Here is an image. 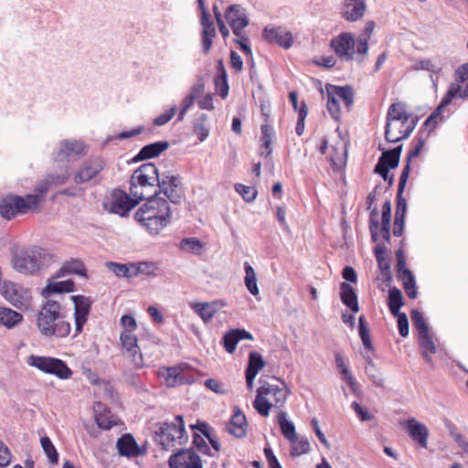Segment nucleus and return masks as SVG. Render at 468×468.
<instances>
[{
	"label": "nucleus",
	"instance_id": "nucleus-1",
	"mask_svg": "<svg viewBox=\"0 0 468 468\" xmlns=\"http://www.w3.org/2000/svg\"><path fill=\"white\" fill-rule=\"evenodd\" d=\"M137 209L134 219L151 235H157L170 222L171 208L167 199L153 196Z\"/></svg>",
	"mask_w": 468,
	"mask_h": 468
},
{
	"label": "nucleus",
	"instance_id": "nucleus-2",
	"mask_svg": "<svg viewBox=\"0 0 468 468\" xmlns=\"http://www.w3.org/2000/svg\"><path fill=\"white\" fill-rule=\"evenodd\" d=\"M61 305L54 300H48L38 313L37 325L40 334L49 339L67 337L71 330L69 322L61 314Z\"/></svg>",
	"mask_w": 468,
	"mask_h": 468
},
{
	"label": "nucleus",
	"instance_id": "nucleus-3",
	"mask_svg": "<svg viewBox=\"0 0 468 468\" xmlns=\"http://www.w3.org/2000/svg\"><path fill=\"white\" fill-rule=\"evenodd\" d=\"M417 116L407 113L402 103H393L387 113L385 139L388 143H398L407 139L418 123Z\"/></svg>",
	"mask_w": 468,
	"mask_h": 468
},
{
	"label": "nucleus",
	"instance_id": "nucleus-4",
	"mask_svg": "<svg viewBox=\"0 0 468 468\" xmlns=\"http://www.w3.org/2000/svg\"><path fill=\"white\" fill-rule=\"evenodd\" d=\"M158 169L154 163L140 165L130 179V195L137 199L157 196L156 182H159Z\"/></svg>",
	"mask_w": 468,
	"mask_h": 468
},
{
	"label": "nucleus",
	"instance_id": "nucleus-5",
	"mask_svg": "<svg viewBox=\"0 0 468 468\" xmlns=\"http://www.w3.org/2000/svg\"><path fill=\"white\" fill-rule=\"evenodd\" d=\"M49 254L37 246L17 248L12 254L13 268L22 274H36L48 261Z\"/></svg>",
	"mask_w": 468,
	"mask_h": 468
},
{
	"label": "nucleus",
	"instance_id": "nucleus-6",
	"mask_svg": "<svg viewBox=\"0 0 468 468\" xmlns=\"http://www.w3.org/2000/svg\"><path fill=\"white\" fill-rule=\"evenodd\" d=\"M39 209V198L37 196H18L9 194L0 200V216L11 220L17 216L36 212Z\"/></svg>",
	"mask_w": 468,
	"mask_h": 468
},
{
	"label": "nucleus",
	"instance_id": "nucleus-7",
	"mask_svg": "<svg viewBox=\"0 0 468 468\" xmlns=\"http://www.w3.org/2000/svg\"><path fill=\"white\" fill-rule=\"evenodd\" d=\"M107 167L106 159L100 154H92L84 159L73 175L76 185L100 184L103 180L102 172Z\"/></svg>",
	"mask_w": 468,
	"mask_h": 468
},
{
	"label": "nucleus",
	"instance_id": "nucleus-8",
	"mask_svg": "<svg viewBox=\"0 0 468 468\" xmlns=\"http://www.w3.org/2000/svg\"><path fill=\"white\" fill-rule=\"evenodd\" d=\"M175 420L176 422L160 423L158 430L155 431V441L165 450L173 447L176 441L184 444L187 441L183 416L176 415Z\"/></svg>",
	"mask_w": 468,
	"mask_h": 468
},
{
	"label": "nucleus",
	"instance_id": "nucleus-9",
	"mask_svg": "<svg viewBox=\"0 0 468 468\" xmlns=\"http://www.w3.org/2000/svg\"><path fill=\"white\" fill-rule=\"evenodd\" d=\"M27 362L29 366L44 373L55 375L60 379H69L72 376L71 369L59 358L31 355L27 356Z\"/></svg>",
	"mask_w": 468,
	"mask_h": 468
},
{
	"label": "nucleus",
	"instance_id": "nucleus-10",
	"mask_svg": "<svg viewBox=\"0 0 468 468\" xmlns=\"http://www.w3.org/2000/svg\"><path fill=\"white\" fill-rule=\"evenodd\" d=\"M159 182H156L157 195L163 193L173 204H180L184 199V190L181 177L169 171L159 174Z\"/></svg>",
	"mask_w": 468,
	"mask_h": 468
},
{
	"label": "nucleus",
	"instance_id": "nucleus-11",
	"mask_svg": "<svg viewBox=\"0 0 468 468\" xmlns=\"http://www.w3.org/2000/svg\"><path fill=\"white\" fill-rule=\"evenodd\" d=\"M89 151L88 145L80 140H63L52 153L55 162H70L85 156Z\"/></svg>",
	"mask_w": 468,
	"mask_h": 468
},
{
	"label": "nucleus",
	"instance_id": "nucleus-12",
	"mask_svg": "<svg viewBox=\"0 0 468 468\" xmlns=\"http://www.w3.org/2000/svg\"><path fill=\"white\" fill-rule=\"evenodd\" d=\"M0 292L4 298L17 309L24 310L30 305L31 292L19 283L5 281Z\"/></svg>",
	"mask_w": 468,
	"mask_h": 468
},
{
	"label": "nucleus",
	"instance_id": "nucleus-13",
	"mask_svg": "<svg viewBox=\"0 0 468 468\" xmlns=\"http://www.w3.org/2000/svg\"><path fill=\"white\" fill-rule=\"evenodd\" d=\"M120 340L124 353L133 367L137 369L144 367V356L137 345V337L129 330H123L121 333Z\"/></svg>",
	"mask_w": 468,
	"mask_h": 468
},
{
	"label": "nucleus",
	"instance_id": "nucleus-14",
	"mask_svg": "<svg viewBox=\"0 0 468 468\" xmlns=\"http://www.w3.org/2000/svg\"><path fill=\"white\" fill-rule=\"evenodd\" d=\"M225 18L235 36H239V32L250 23L246 9L238 4L230 5L227 7Z\"/></svg>",
	"mask_w": 468,
	"mask_h": 468
},
{
	"label": "nucleus",
	"instance_id": "nucleus-15",
	"mask_svg": "<svg viewBox=\"0 0 468 468\" xmlns=\"http://www.w3.org/2000/svg\"><path fill=\"white\" fill-rule=\"evenodd\" d=\"M71 300L74 303V318H75V334L74 336L80 335L83 326L88 320L90 312L92 301L90 297L84 295H73Z\"/></svg>",
	"mask_w": 468,
	"mask_h": 468
},
{
	"label": "nucleus",
	"instance_id": "nucleus-16",
	"mask_svg": "<svg viewBox=\"0 0 468 468\" xmlns=\"http://www.w3.org/2000/svg\"><path fill=\"white\" fill-rule=\"evenodd\" d=\"M330 46L341 60L350 61L354 58L355 39L350 33H342L334 37Z\"/></svg>",
	"mask_w": 468,
	"mask_h": 468
},
{
	"label": "nucleus",
	"instance_id": "nucleus-17",
	"mask_svg": "<svg viewBox=\"0 0 468 468\" xmlns=\"http://www.w3.org/2000/svg\"><path fill=\"white\" fill-rule=\"evenodd\" d=\"M170 468H202L201 459L193 450H181L169 457Z\"/></svg>",
	"mask_w": 468,
	"mask_h": 468
},
{
	"label": "nucleus",
	"instance_id": "nucleus-18",
	"mask_svg": "<svg viewBox=\"0 0 468 468\" xmlns=\"http://www.w3.org/2000/svg\"><path fill=\"white\" fill-rule=\"evenodd\" d=\"M158 376L165 384L169 387H176L189 382V377L186 375L185 368L181 366L162 367L158 370Z\"/></svg>",
	"mask_w": 468,
	"mask_h": 468
},
{
	"label": "nucleus",
	"instance_id": "nucleus-19",
	"mask_svg": "<svg viewBox=\"0 0 468 468\" xmlns=\"http://www.w3.org/2000/svg\"><path fill=\"white\" fill-rule=\"evenodd\" d=\"M118 452L128 459L136 458L146 453L144 447H140L131 433L122 435L116 442Z\"/></svg>",
	"mask_w": 468,
	"mask_h": 468
},
{
	"label": "nucleus",
	"instance_id": "nucleus-20",
	"mask_svg": "<svg viewBox=\"0 0 468 468\" xmlns=\"http://www.w3.org/2000/svg\"><path fill=\"white\" fill-rule=\"evenodd\" d=\"M133 196H128L122 190H115L112 194L111 211L124 217L130 210H132L140 201Z\"/></svg>",
	"mask_w": 468,
	"mask_h": 468
},
{
	"label": "nucleus",
	"instance_id": "nucleus-21",
	"mask_svg": "<svg viewBox=\"0 0 468 468\" xmlns=\"http://www.w3.org/2000/svg\"><path fill=\"white\" fill-rule=\"evenodd\" d=\"M262 37L269 43L276 44L283 48H289L292 44V36L282 27H266Z\"/></svg>",
	"mask_w": 468,
	"mask_h": 468
},
{
	"label": "nucleus",
	"instance_id": "nucleus-22",
	"mask_svg": "<svg viewBox=\"0 0 468 468\" xmlns=\"http://www.w3.org/2000/svg\"><path fill=\"white\" fill-rule=\"evenodd\" d=\"M404 427L413 441L420 447L427 448L429 431L423 423L411 418L404 422Z\"/></svg>",
	"mask_w": 468,
	"mask_h": 468
},
{
	"label": "nucleus",
	"instance_id": "nucleus-23",
	"mask_svg": "<svg viewBox=\"0 0 468 468\" xmlns=\"http://www.w3.org/2000/svg\"><path fill=\"white\" fill-rule=\"evenodd\" d=\"M253 340V335L245 329L236 328L227 331L221 340L226 352L234 353L240 340Z\"/></svg>",
	"mask_w": 468,
	"mask_h": 468
},
{
	"label": "nucleus",
	"instance_id": "nucleus-24",
	"mask_svg": "<svg viewBox=\"0 0 468 468\" xmlns=\"http://www.w3.org/2000/svg\"><path fill=\"white\" fill-rule=\"evenodd\" d=\"M409 178V165L407 167H404L400 177L399 182L398 186V193H397V207H396V212H395V218L399 219H405V215L407 212V202L406 199L403 197L402 194L405 189V186L407 183V180Z\"/></svg>",
	"mask_w": 468,
	"mask_h": 468
},
{
	"label": "nucleus",
	"instance_id": "nucleus-25",
	"mask_svg": "<svg viewBox=\"0 0 468 468\" xmlns=\"http://www.w3.org/2000/svg\"><path fill=\"white\" fill-rule=\"evenodd\" d=\"M366 8L365 0H345L343 17L347 21H356L364 16Z\"/></svg>",
	"mask_w": 468,
	"mask_h": 468
},
{
	"label": "nucleus",
	"instance_id": "nucleus-26",
	"mask_svg": "<svg viewBox=\"0 0 468 468\" xmlns=\"http://www.w3.org/2000/svg\"><path fill=\"white\" fill-rule=\"evenodd\" d=\"M260 388L263 390L266 396H271L274 399V407L282 408L285 403L288 396V390L282 382V387L271 383H263Z\"/></svg>",
	"mask_w": 468,
	"mask_h": 468
},
{
	"label": "nucleus",
	"instance_id": "nucleus-27",
	"mask_svg": "<svg viewBox=\"0 0 468 468\" xmlns=\"http://www.w3.org/2000/svg\"><path fill=\"white\" fill-rule=\"evenodd\" d=\"M453 99V91L446 92L436 109L426 119L423 125L430 128L431 130L434 129L438 123V121L443 120L442 111L452 102Z\"/></svg>",
	"mask_w": 468,
	"mask_h": 468
},
{
	"label": "nucleus",
	"instance_id": "nucleus-28",
	"mask_svg": "<svg viewBox=\"0 0 468 468\" xmlns=\"http://www.w3.org/2000/svg\"><path fill=\"white\" fill-rule=\"evenodd\" d=\"M326 93L335 95L338 100L341 99L345 102L347 110H350L354 103L355 92L351 86H337L334 84L325 85Z\"/></svg>",
	"mask_w": 468,
	"mask_h": 468
},
{
	"label": "nucleus",
	"instance_id": "nucleus-29",
	"mask_svg": "<svg viewBox=\"0 0 468 468\" xmlns=\"http://www.w3.org/2000/svg\"><path fill=\"white\" fill-rule=\"evenodd\" d=\"M340 299L352 313L356 314L359 311V303L355 289L348 283L343 282L340 283Z\"/></svg>",
	"mask_w": 468,
	"mask_h": 468
},
{
	"label": "nucleus",
	"instance_id": "nucleus-30",
	"mask_svg": "<svg viewBox=\"0 0 468 468\" xmlns=\"http://www.w3.org/2000/svg\"><path fill=\"white\" fill-rule=\"evenodd\" d=\"M247 425L244 413L239 408H235L234 413L228 426L229 432L235 437L242 438L246 435Z\"/></svg>",
	"mask_w": 468,
	"mask_h": 468
},
{
	"label": "nucleus",
	"instance_id": "nucleus-31",
	"mask_svg": "<svg viewBox=\"0 0 468 468\" xmlns=\"http://www.w3.org/2000/svg\"><path fill=\"white\" fill-rule=\"evenodd\" d=\"M169 147L166 141H158L144 145L134 157L135 161H143L158 156L161 153Z\"/></svg>",
	"mask_w": 468,
	"mask_h": 468
},
{
	"label": "nucleus",
	"instance_id": "nucleus-32",
	"mask_svg": "<svg viewBox=\"0 0 468 468\" xmlns=\"http://www.w3.org/2000/svg\"><path fill=\"white\" fill-rule=\"evenodd\" d=\"M402 152V145H399L393 149L383 150L381 156L376 165L387 166L388 169H395L399 164Z\"/></svg>",
	"mask_w": 468,
	"mask_h": 468
},
{
	"label": "nucleus",
	"instance_id": "nucleus-33",
	"mask_svg": "<svg viewBox=\"0 0 468 468\" xmlns=\"http://www.w3.org/2000/svg\"><path fill=\"white\" fill-rule=\"evenodd\" d=\"M69 274H78L80 276H86V268L83 262L78 259H72L66 261L61 268L57 271L54 279H58Z\"/></svg>",
	"mask_w": 468,
	"mask_h": 468
},
{
	"label": "nucleus",
	"instance_id": "nucleus-34",
	"mask_svg": "<svg viewBox=\"0 0 468 468\" xmlns=\"http://www.w3.org/2000/svg\"><path fill=\"white\" fill-rule=\"evenodd\" d=\"M191 307L195 313L200 316L205 324L209 323L219 309L217 302L196 303H193Z\"/></svg>",
	"mask_w": 468,
	"mask_h": 468
},
{
	"label": "nucleus",
	"instance_id": "nucleus-35",
	"mask_svg": "<svg viewBox=\"0 0 468 468\" xmlns=\"http://www.w3.org/2000/svg\"><path fill=\"white\" fill-rule=\"evenodd\" d=\"M75 290V283L72 280L50 281L43 290V295L48 296L51 293L71 292Z\"/></svg>",
	"mask_w": 468,
	"mask_h": 468
},
{
	"label": "nucleus",
	"instance_id": "nucleus-36",
	"mask_svg": "<svg viewBox=\"0 0 468 468\" xmlns=\"http://www.w3.org/2000/svg\"><path fill=\"white\" fill-rule=\"evenodd\" d=\"M23 320V315L8 307H0V324L11 329Z\"/></svg>",
	"mask_w": 468,
	"mask_h": 468
},
{
	"label": "nucleus",
	"instance_id": "nucleus-37",
	"mask_svg": "<svg viewBox=\"0 0 468 468\" xmlns=\"http://www.w3.org/2000/svg\"><path fill=\"white\" fill-rule=\"evenodd\" d=\"M419 345L422 349V356L424 360L432 365V359L431 355L435 354L437 351L436 346L432 340L430 332L423 333L418 335Z\"/></svg>",
	"mask_w": 468,
	"mask_h": 468
},
{
	"label": "nucleus",
	"instance_id": "nucleus-38",
	"mask_svg": "<svg viewBox=\"0 0 468 468\" xmlns=\"http://www.w3.org/2000/svg\"><path fill=\"white\" fill-rule=\"evenodd\" d=\"M277 420L283 437L288 441H292L296 436V431L293 422L288 420L287 412L281 410L278 413Z\"/></svg>",
	"mask_w": 468,
	"mask_h": 468
},
{
	"label": "nucleus",
	"instance_id": "nucleus-39",
	"mask_svg": "<svg viewBox=\"0 0 468 468\" xmlns=\"http://www.w3.org/2000/svg\"><path fill=\"white\" fill-rule=\"evenodd\" d=\"M399 279L403 282V287L408 297L410 299H415L418 295V291L413 273L410 270H404L399 274Z\"/></svg>",
	"mask_w": 468,
	"mask_h": 468
},
{
	"label": "nucleus",
	"instance_id": "nucleus-40",
	"mask_svg": "<svg viewBox=\"0 0 468 468\" xmlns=\"http://www.w3.org/2000/svg\"><path fill=\"white\" fill-rule=\"evenodd\" d=\"M388 305L390 313L393 315H398L400 314L399 310L403 305V296L401 291L397 287H392L389 289Z\"/></svg>",
	"mask_w": 468,
	"mask_h": 468
},
{
	"label": "nucleus",
	"instance_id": "nucleus-41",
	"mask_svg": "<svg viewBox=\"0 0 468 468\" xmlns=\"http://www.w3.org/2000/svg\"><path fill=\"white\" fill-rule=\"evenodd\" d=\"M335 366L339 369V372L343 379L352 389H354L356 385V379L353 377L351 371L349 370L348 366L345 363L344 357L341 355V353L335 354Z\"/></svg>",
	"mask_w": 468,
	"mask_h": 468
},
{
	"label": "nucleus",
	"instance_id": "nucleus-42",
	"mask_svg": "<svg viewBox=\"0 0 468 468\" xmlns=\"http://www.w3.org/2000/svg\"><path fill=\"white\" fill-rule=\"evenodd\" d=\"M265 392L260 388L257 389V395L253 402L254 409L263 417H267L270 414V410L273 406L266 398Z\"/></svg>",
	"mask_w": 468,
	"mask_h": 468
},
{
	"label": "nucleus",
	"instance_id": "nucleus-43",
	"mask_svg": "<svg viewBox=\"0 0 468 468\" xmlns=\"http://www.w3.org/2000/svg\"><path fill=\"white\" fill-rule=\"evenodd\" d=\"M245 279L244 283L248 291L254 296L259 294V288L257 285V278L254 269L249 262L244 263Z\"/></svg>",
	"mask_w": 468,
	"mask_h": 468
},
{
	"label": "nucleus",
	"instance_id": "nucleus-44",
	"mask_svg": "<svg viewBox=\"0 0 468 468\" xmlns=\"http://www.w3.org/2000/svg\"><path fill=\"white\" fill-rule=\"evenodd\" d=\"M207 115L200 114L194 122L193 131L197 134L199 142H204L209 134V128L207 125Z\"/></svg>",
	"mask_w": 468,
	"mask_h": 468
},
{
	"label": "nucleus",
	"instance_id": "nucleus-45",
	"mask_svg": "<svg viewBox=\"0 0 468 468\" xmlns=\"http://www.w3.org/2000/svg\"><path fill=\"white\" fill-rule=\"evenodd\" d=\"M265 362L261 354L252 351L249 354V362L245 370V373L258 375L259 371L263 368Z\"/></svg>",
	"mask_w": 468,
	"mask_h": 468
},
{
	"label": "nucleus",
	"instance_id": "nucleus-46",
	"mask_svg": "<svg viewBox=\"0 0 468 468\" xmlns=\"http://www.w3.org/2000/svg\"><path fill=\"white\" fill-rule=\"evenodd\" d=\"M411 70H426L430 74H441L442 69L441 66L435 64L431 58H421L417 60L411 67Z\"/></svg>",
	"mask_w": 468,
	"mask_h": 468
},
{
	"label": "nucleus",
	"instance_id": "nucleus-47",
	"mask_svg": "<svg viewBox=\"0 0 468 468\" xmlns=\"http://www.w3.org/2000/svg\"><path fill=\"white\" fill-rule=\"evenodd\" d=\"M291 442V454L292 456H300L307 453L310 451V443L307 438H298L297 435L292 440Z\"/></svg>",
	"mask_w": 468,
	"mask_h": 468
},
{
	"label": "nucleus",
	"instance_id": "nucleus-48",
	"mask_svg": "<svg viewBox=\"0 0 468 468\" xmlns=\"http://www.w3.org/2000/svg\"><path fill=\"white\" fill-rule=\"evenodd\" d=\"M109 269L118 277L133 278V263L123 264L117 262H109Z\"/></svg>",
	"mask_w": 468,
	"mask_h": 468
},
{
	"label": "nucleus",
	"instance_id": "nucleus-49",
	"mask_svg": "<svg viewBox=\"0 0 468 468\" xmlns=\"http://www.w3.org/2000/svg\"><path fill=\"white\" fill-rule=\"evenodd\" d=\"M41 447L51 463H58V453L51 440L48 436L41 437Z\"/></svg>",
	"mask_w": 468,
	"mask_h": 468
},
{
	"label": "nucleus",
	"instance_id": "nucleus-50",
	"mask_svg": "<svg viewBox=\"0 0 468 468\" xmlns=\"http://www.w3.org/2000/svg\"><path fill=\"white\" fill-rule=\"evenodd\" d=\"M327 95V102H326V108L328 112L330 113L331 117L336 121L339 122L342 117L341 108L339 105V100L335 97V95L331 93H326Z\"/></svg>",
	"mask_w": 468,
	"mask_h": 468
},
{
	"label": "nucleus",
	"instance_id": "nucleus-51",
	"mask_svg": "<svg viewBox=\"0 0 468 468\" xmlns=\"http://www.w3.org/2000/svg\"><path fill=\"white\" fill-rule=\"evenodd\" d=\"M358 333L363 346L370 351L373 350L374 347L370 339L369 330L367 327L365 317L363 315H360L358 318Z\"/></svg>",
	"mask_w": 468,
	"mask_h": 468
},
{
	"label": "nucleus",
	"instance_id": "nucleus-52",
	"mask_svg": "<svg viewBox=\"0 0 468 468\" xmlns=\"http://www.w3.org/2000/svg\"><path fill=\"white\" fill-rule=\"evenodd\" d=\"M202 248V242L197 238H185L180 241V249L186 252L198 253Z\"/></svg>",
	"mask_w": 468,
	"mask_h": 468
},
{
	"label": "nucleus",
	"instance_id": "nucleus-53",
	"mask_svg": "<svg viewBox=\"0 0 468 468\" xmlns=\"http://www.w3.org/2000/svg\"><path fill=\"white\" fill-rule=\"evenodd\" d=\"M410 318L413 325L418 331V335L429 332V326L420 312L413 309L410 313Z\"/></svg>",
	"mask_w": 468,
	"mask_h": 468
},
{
	"label": "nucleus",
	"instance_id": "nucleus-54",
	"mask_svg": "<svg viewBox=\"0 0 468 468\" xmlns=\"http://www.w3.org/2000/svg\"><path fill=\"white\" fill-rule=\"evenodd\" d=\"M234 188L246 202H252L257 197V190L254 187L237 183Z\"/></svg>",
	"mask_w": 468,
	"mask_h": 468
},
{
	"label": "nucleus",
	"instance_id": "nucleus-55",
	"mask_svg": "<svg viewBox=\"0 0 468 468\" xmlns=\"http://www.w3.org/2000/svg\"><path fill=\"white\" fill-rule=\"evenodd\" d=\"M200 24L202 26V35H216V29L213 21L207 10L201 11Z\"/></svg>",
	"mask_w": 468,
	"mask_h": 468
},
{
	"label": "nucleus",
	"instance_id": "nucleus-56",
	"mask_svg": "<svg viewBox=\"0 0 468 468\" xmlns=\"http://www.w3.org/2000/svg\"><path fill=\"white\" fill-rule=\"evenodd\" d=\"M425 144V139L421 136L417 137L416 144L414 147L410 150L407 156V164L404 167H407L409 165V173L410 172V163L413 158H416L419 156L420 151L422 150Z\"/></svg>",
	"mask_w": 468,
	"mask_h": 468
},
{
	"label": "nucleus",
	"instance_id": "nucleus-57",
	"mask_svg": "<svg viewBox=\"0 0 468 468\" xmlns=\"http://www.w3.org/2000/svg\"><path fill=\"white\" fill-rule=\"evenodd\" d=\"M50 186V183L48 179L46 177L44 180L40 181L38 184L35 186V194H27V196H37L39 198V207L44 201V197L48 191V187Z\"/></svg>",
	"mask_w": 468,
	"mask_h": 468
},
{
	"label": "nucleus",
	"instance_id": "nucleus-58",
	"mask_svg": "<svg viewBox=\"0 0 468 468\" xmlns=\"http://www.w3.org/2000/svg\"><path fill=\"white\" fill-rule=\"evenodd\" d=\"M462 83H451L448 87L446 92L453 91L454 98H459L462 100L468 99V82L464 87L461 85Z\"/></svg>",
	"mask_w": 468,
	"mask_h": 468
},
{
	"label": "nucleus",
	"instance_id": "nucleus-59",
	"mask_svg": "<svg viewBox=\"0 0 468 468\" xmlns=\"http://www.w3.org/2000/svg\"><path fill=\"white\" fill-rule=\"evenodd\" d=\"M234 42L237 43L239 46V48L242 50V52L247 56L250 57L252 60V50L249 45L250 40L247 36H245L242 31L239 32V36H236V38L234 39Z\"/></svg>",
	"mask_w": 468,
	"mask_h": 468
},
{
	"label": "nucleus",
	"instance_id": "nucleus-60",
	"mask_svg": "<svg viewBox=\"0 0 468 468\" xmlns=\"http://www.w3.org/2000/svg\"><path fill=\"white\" fill-rule=\"evenodd\" d=\"M193 443L195 447L203 454H207L209 456H215V454L210 451L207 443L205 439L197 433H194L193 435Z\"/></svg>",
	"mask_w": 468,
	"mask_h": 468
},
{
	"label": "nucleus",
	"instance_id": "nucleus-61",
	"mask_svg": "<svg viewBox=\"0 0 468 468\" xmlns=\"http://www.w3.org/2000/svg\"><path fill=\"white\" fill-rule=\"evenodd\" d=\"M69 177V174L67 169H64L61 173H51L47 176L50 185L61 186L67 182Z\"/></svg>",
	"mask_w": 468,
	"mask_h": 468
},
{
	"label": "nucleus",
	"instance_id": "nucleus-62",
	"mask_svg": "<svg viewBox=\"0 0 468 468\" xmlns=\"http://www.w3.org/2000/svg\"><path fill=\"white\" fill-rule=\"evenodd\" d=\"M176 111L177 107L176 105H173L170 109L166 110L165 112L155 117L154 120V124L156 126H162L167 123L174 117Z\"/></svg>",
	"mask_w": 468,
	"mask_h": 468
},
{
	"label": "nucleus",
	"instance_id": "nucleus-63",
	"mask_svg": "<svg viewBox=\"0 0 468 468\" xmlns=\"http://www.w3.org/2000/svg\"><path fill=\"white\" fill-rule=\"evenodd\" d=\"M133 270L134 277L138 276L141 273L150 275L154 273V263L148 261L133 263Z\"/></svg>",
	"mask_w": 468,
	"mask_h": 468
},
{
	"label": "nucleus",
	"instance_id": "nucleus-64",
	"mask_svg": "<svg viewBox=\"0 0 468 468\" xmlns=\"http://www.w3.org/2000/svg\"><path fill=\"white\" fill-rule=\"evenodd\" d=\"M453 83H463L468 80V62L461 65L454 72Z\"/></svg>",
	"mask_w": 468,
	"mask_h": 468
}]
</instances>
